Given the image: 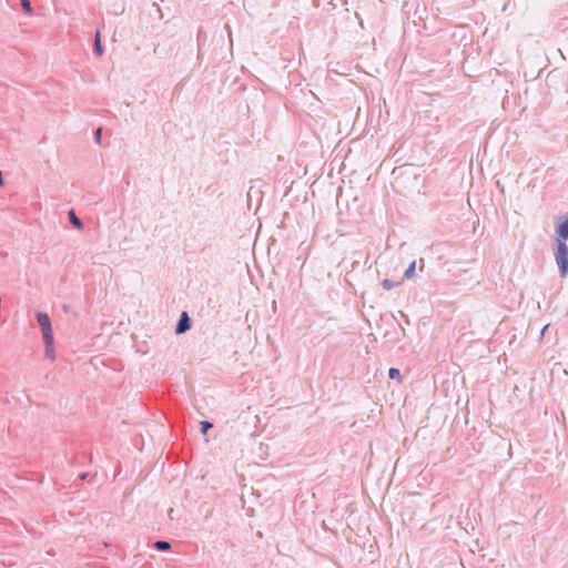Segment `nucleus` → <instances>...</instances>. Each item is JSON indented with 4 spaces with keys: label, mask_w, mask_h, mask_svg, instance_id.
<instances>
[{
    "label": "nucleus",
    "mask_w": 568,
    "mask_h": 568,
    "mask_svg": "<svg viewBox=\"0 0 568 568\" xmlns=\"http://www.w3.org/2000/svg\"><path fill=\"white\" fill-rule=\"evenodd\" d=\"M38 323L42 329L43 338L45 343L47 354L52 357L53 352V333L51 328V322L47 314L39 313L38 314Z\"/></svg>",
    "instance_id": "1"
},
{
    "label": "nucleus",
    "mask_w": 568,
    "mask_h": 568,
    "mask_svg": "<svg viewBox=\"0 0 568 568\" xmlns=\"http://www.w3.org/2000/svg\"><path fill=\"white\" fill-rule=\"evenodd\" d=\"M556 262L558 264L560 275L566 277L568 275V246L567 244L557 245Z\"/></svg>",
    "instance_id": "2"
},
{
    "label": "nucleus",
    "mask_w": 568,
    "mask_h": 568,
    "mask_svg": "<svg viewBox=\"0 0 568 568\" xmlns=\"http://www.w3.org/2000/svg\"><path fill=\"white\" fill-rule=\"evenodd\" d=\"M557 245L566 244L568 240V214L556 226Z\"/></svg>",
    "instance_id": "3"
},
{
    "label": "nucleus",
    "mask_w": 568,
    "mask_h": 568,
    "mask_svg": "<svg viewBox=\"0 0 568 568\" xmlns=\"http://www.w3.org/2000/svg\"><path fill=\"white\" fill-rule=\"evenodd\" d=\"M189 328H190V320H189L187 313L183 312L181 314V318L178 323L175 332L178 334H182V333L186 332Z\"/></svg>",
    "instance_id": "4"
},
{
    "label": "nucleus",
    "mask_w": 568,
    "mask_h": 568,
    "mask_svg": "<svg viewBox=\"0 0 568 568\" xmlns=\"http://www.w3.org/2000/svg\"><path fill=\"white\" fill-rule=\"evenodd\" d=\"M94 49L98 55H102L103 50L101 47L100 31H97L95 33Z\"/></svg>",
    "instance_id": "5"
},
{
    "label": "nucleus",
    "mask_w": 568,
    "mask_h": 568,
    "mask_svg": "<svg viewBox=\"0 0 568 568\" xmlns=\"http://www.w3.org/2000/svg\"><path fill=\"white\" fill-rule=\"evenodd\" d=\"M415 266H416V262L413 261L410 263V265L408 266V268L406 270V272H405V277L412 278L414 276V274H415Z\"/></svg>",
    "instance_id": "6"
},
{
    "label": "nucleus",
    "mask_w": 568,
    "mask_h": 568,
    "mask_svg": "<svg viewBox=\"0 0 568 568\" xmlns=\"http://www.w3.org/2000/svg\"><path fill=\"white\" fill-rule=\"evenodd\" d=\"M69 215H70V220H71L72 224H73L74 226H77L78 229H81V227H82V223H81V222H80V220L77 217V215L74 214V212H73V211H71V212L69 213Z\"/></svg>",
    "instance_id": "7"
},
{
    "label": "nucleus",
    "mask_w": 568,
    "mask_h": 568,
    "mask_svg": "<svg viewBox=\"0 0 568 568\" xmlns=\"http://www.w3.org/2000/svg\"><path fill=\"white\" fill-rule=\"evenodd\" d=\"M388 376H389L390 378H396V379H398L399 382H402L400 372H399L397 368H389V371H388Z\"/></svg>",
    "instance_id": "8"
},
{
    "label": "nucleus",
    "mask_w": 568,
    "mask_h": 568,
    "mask_svg": "<svg viewBox=\"0 0 568 568\" xmlns=\"http://www.w3.org/2000/svg\"><path fill=\"white\" fill-rule=\"evenodd\" d=\"M212 423L207 420L201 422V432L203 435H206L207 430L212 428Z\"/></svg>",
    "instance_id": "9"
},
{
    "label": "nucleus",
    "mask_w": 568,
    "mask_h": 568,
    "mask_svg": "<svg viewBox=\"0 0 568 568\" xmlns=\"http://www.w3.org/2000/svg\"><path fill=\"white\" fill-rule=\"evenodd\" d=\"M154 547L158 549V550H168L170 549V544L166 542V541H156L154 544Z\"/></svg>",
    "instance_id": "10"
},
{
    "label": "nucleus",
    "mask_w": 568,
    "mask_h": 568,
    "mask_svg": "<svg viewBox=\"0 0 568 568\" xmlns=\"http://www.w3.org/2000/svg\"><path fill=\"white\" fill-rule=\"evenodd\" d=\"M398 284H399V283H394V282H393V281H390V280H384V281L382 282V286H383L385 290H387V291L392 290L394 286H396V285H398Z\"/></svg>",
    "instance_id": "11"
},
{
    "label": "nucleus",
    "mask_w": 568,
    "mask_h": 568,
    "mask_svg": "<svg viewBox=\"0 0 568 568\" xmlns=\"http://www.w3.org/2000/svg\"><path fill=\"white\" fill-rule=\"evenodd\" d=\"M20 1H21L22 8L24 9V11L30 14L32 12V7H31L30 1L29 0H20Z\"/></svg>",
    "instance_id": "12"
},
{
    "label": "nucleus",
    "mask_w": 568,
    "mask_h": 568,
    "mask_svg": "<svg viewBox=\"0 0 568 568\" xmlns=\"http://www.w3.org/2000/svg\"><path fill=\"white\" fill-rule=\"evenodd\" d=\"M101 133H102V129L99 128L97 131H95V141L97 143H100L101 141Z\"/></svg>",
    "instance_id": "13"
}]
</instances>
